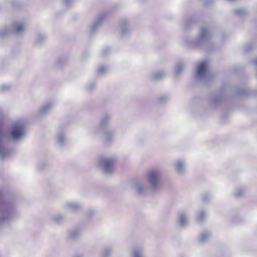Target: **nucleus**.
<instances>
[{"label": "nucleus", "instance_id": "f257e3e1", "mask_svg": "<svg viewBox=\"0 0 257 257\" xmlns=\"http://www.w3.org/2000/svg\"><path fill=\"white\" fill-rule=\"evenodd\" d=\"M208 63L206 61L201 62L197 67L196 71V78L200 81L208 80L209 73L207 72Z\"/></svg>", "mask_w": 257, "mask_h": 257}, {"label": "nucleus", "instance_id": "f03ea898", "mask_svg": "<svg viewBox=\"0 0 257 257\" xmlns=\"http://www.w3.org/2000/svg\"><path fill=\"white\" fill-rule=\"evenodd\" d=\"M174 169L176 174L180 177L184 176L187 173L186 163L182 159H178L174 162Z\"/></svg>", "mask_w": 257, "mask_h": 257}, {"label": "nucleus", "instance_id": "7ed1b4c3", "mask_svg": "<svg viewBox=\"0 0 257 257\" xmlns=\"http://www.w3.org/2000/svg\"><path fill=\"white\" fill-rule=\"evenodd\" d=\"M189 217L187 211L181 210L178 213L177 223L180 227L184 228L188 224Z\"/></svg>", "mask_w": 257, "mask_h": 257}, {"label": "nucleus", "instance_id": "20e7f679", "mask_svg": "<svg viewBox=\"0 0 257 257\" xmlns=\"http://www.w3.org/2000/svg\"><path fill=\"white\" fill-rule=\"evenodd\" d=\"M210 37V35L208 30L205 28H201L199 35L195 40L194 43L196 45H199L208 40Z\"/></svg>", "mask_w": 257, "mask_h": 257}, {"label": "nucleus", "instance_id": "39448f33", "mask_svg": "<svg viewBox=\"0 0 257 257\" xmlns=\"http://www.w3.org/2000/svg\"><path fill=\"white\" fill-rule=\"evenodd\" d=\"M23 132L24 130L22 124L20 122H17L12 127L11 135L14 139H17L23 135Z\"/></svg>", "mask_w": 257, "mask_h": 257}, {"label": "nucleus", "instance_id": "423d86ee", "mask_svg": "<svg viewBox=\"0 0 257 257\" xmlns=\"http://www.w3.org/2000/svg\"><path fill=\"white\" fill-rule=\"evenodd\" d=\"M211 235V232L208 230H203L202 231L199 236L198 238V241L200 243L203 244L206 242Z\"/></svg>", "mask_w": 257, "mask_h": 257}, {"label": "nucleus", "instance_id": "0eeeda50", "mask_svg": "<svg viewBox=\"0 0 257 257\" xmlns=\"http://www.w3.org/2000/svg\"><path fill=\"white\" fill-rule=\"evenodd\" d=\"M114 164V161L113 159H109L103 161V165L104 168V171L105 172H110Z\"/></svg>", "mask_w": 257, "mask_h": 257}, {"label": "nucleus", "instance_id": "6e6552de", "mask_svg": "<svg viewBox=\"0 0 257 257\" xmlns=\"http://www.w3.org/2000/svg\"><path fill=\"white\" fill-rule=\"evenodd\" d=\"M185 64L183 62H178L177 63L175 73L176 76H179L184 70Z\"/></svg>", "mask_w": 257, "mask_h": 257}, {"label": "nucleus", "instance_id": "1a4fd4ad", "mask_svg": "<svg viewBox=\"0 0 257 257\" xmlns=\"http://www.w3.org/2000/svg\"><path fill=\"white\" fill-rule=\"evenodd\" d=\"M158 175L155 171L151 172L148 175V179L151 183L155 185L157 181Z\"/></svg>", "mask_w": 257, "mask_h": 257}, {"label": "nucleus", "instance_id": "9d476101", "mask_svg": "<svg viewBox=\"0 0 257 257\" xmlns=\"http://www.w3.org/2000/svg\"><path fill=\"white\" fill-rule=\"evenodd\" d=\"M206 215L207 212L203 210L199 211L196 214L197 221L199 223L203 222Z\"/></svg>", "mask_w": 257, "mask_h": 257}, {"label": "nucleus", "instance_id": "9b49d317", "mask_svg": "<svg viewBox=\"0 0 257 257\" xmlns=\"http://www.w3.org/2000/svg\"><path fill=\"white\" fill-rule=\"evenodd\" d=\"M244 193V190L242 189H238L236 190L234 192V196L236 198L241 197Z\"/></svg>", "mask_w": 257, "mask_h": 257}, {"label": "nucleus", "instance_id": "f8f14e48", "mask_svg": "<svg viewBox=\"0 0 257 257\" xmlns=\"http://www.w3.org/2000/svg\"><path fill=\"white\" fill-rule=\"evenodd\" d=\"M24 29V27L22 25H17L15 27V30L17 32H20Z\"/></svg>", "mask_w": 257, "mask_h": 257}, {"label": "nucleus", "instance_id": "ddd939ff", "mask_svg": "<svg viewBox=\"0 0 257 257\" xmlns=\"http://www.w3.org/2000/svg\"><path fill=\"white\" fill-rule=\"evenodd\" d=\"M169 99V96L167 95H164L162 96V103L167 101Z\"/></svg>", "mask_w": 257, "mask_h": 257}, {"label": "nucleus", "instance_id": "4468645a", "mask_svg": "<svg viewBox=\"0 0 257 257\" xmlns=\"http://www.w3.org/2000/svg\"><path fill=\"white\" fill-rule=\"evenodd\" d=\"M235 13L237 14L241 15L244 13V11L242 9H237L235 11Z\"/></svg>", "mask_w": 257, "mask_h": 257}, {"label": "nucleus", "instance_id": "2eb2a0df", "mask_svg": "<svg viewBox=\"0 0 257 257\" xmlns=\"http://www.w3.org/2000/svg\"><path fill=\"white\" fill-rule=\"evenodd\" d=\"M139 253L138 252H136L135 254V257H139Z\"/></svg>", "mask_w": 257, "mask_h": 257}, {"label": "nucleus", "instance_id": "dca6fc26", "mask_svg": "<svg viewBox=\"0 0 257 257\" xmlns=\"http://www.w3.org/2000/svg\"><path fill=\"white\" fill-rule=\"evenodd\" d=\"M254 64L257 66V59L254 60Z\"/></svg>", "mask_w": 257, "mask_h": 257}, {"label": "nucleus", "instance_id": "f3484780", "mask_svg": "<svg viewBox=\"0 0 257 257\" xmlns=\"http://www.w3.org/2000/svg\"><path fill=\"white\" fill-rule=\"evenodd\" d=\"M249 49L247 48V46H246L245 47V51H249Z\"/></svg>", "mask_w": 257, "mask_h": 257}]
</instances>
